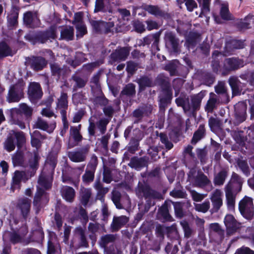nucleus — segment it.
Returning <instances> with one entry per match:
<instances>
[{
    "label": "nucleus",
    "mask_w": 254,
    "mask_h": 254,
    "mask_svg": "<svg viewBox=\"0 0 254 254\" xmlns=\"http://www.w3.org/2000/svg\"><path fill=\"white\" fill-rule=\"evenodd\" d=\"M57 107L61 109V114L63 117L62 120L64 124V127L65 131L68 128V125L65 116V111L64 110V109L67 107V95L66 94L62 93L61 94L60 98L58 100Z\"/></svg>",
    "instance_id": "obj_9"
},
{
    "label": "nucleus",
    "mask_w": 254,
    "mask_h": 254,
    "mask_svg": "<svg viewBox=\"0 0 254 254\" xmlns=\"http://www.w3.org/2000/svg\"><path fill=\"white\" fill-rule=\"evenodd\" d=\"M200 4L202 6L203 13H206L209 11V1H200Z\"/></svg>",
    "instance_id": "obj_62"
},
{
    "label": "nucleus",
    "mask_w": 254,
    "mask_h": 254,
    "mask_svg": "<svg viewBox=\"0 0 254 254\" xmlns=\"http://www.w3.org/2000/svg\"><path fill=\"white\" fill-rule=\"evenodd\" d=\"M51 69L53 73L54 74L61 75L64 73L63 70L56 64L51 65Z\"/></svg>",
    "instance_id": "obj_57"
},
{
    "label": "nucleus",
    "mask_w": 254,
    "mask_h": 254,
    "mask_svg": "<svg viewBox=\"0 0 254 254\" xmlns=\"http://www.w3.org/2000/svg\"><path fill=\"white\" fill-rule=\"evenodd\" d=\"M23 19L24 23L30 27L36 26L38 23V19L36 13L31 12L25 13Z\"/></svg>",
    "instance_id": "obj_15"
},
{
    "label": "nucleus",
    "mask_w": 254,
    "mask_h": 254,
    "mask_svg": "<svg viewBox=\"0 0 254 254\" xmlns=\"http://www.w3.org/2000/svg\"><path fill=\"white\" fill-rule=\"evenodd\" d=\"M129 52V50L128 48H123L116 50L115 53L112 54V57L115 61H124L128 55Z\"/></svg>",
    "instance_id": "obj_18"
},
{
    "label": "nucleus",
    "mask_w": 254,
    "mask_h": 254,
    "mask_svg": "<svg viewBox=\"0 0 254 254\" xmlns=\"http://www.w3.org/2000/svg\"><path fill=\"white\" fill-rule=\"evenodd\" d=\"M224 223L226 227L227 235L234 234L241 228V224L238 223L234 216L230 214L226 215L224 218Z\"/></svg>",
    "instance_id": "obj_6"
},
{
    "label": "nucleus",
    "mask_w": 254,
    "mask_h": 254,
    "mask_svg": "<svg viewBox=\"0 0 254 254\" xmlns=\"http://www.w3.org/2000/svg\"><path fill=\"white\" fill-rule=\"evenodd\" d=\"M23 86L24 83L20 82L10 87L7 97L8 102H18L22 98Z\"/></svg>",
    "instance_id": "obj_5"
},
{
    "label": "nucleus",
    "mask_w": 254,
    "mask_h": 254,
    "mask_svg": "<svg viewBox=\"0 0 254 254\" xmlns=\"http://www.w3.org/2000/svg\"><path fill=\"white\" fill-rule=\"evenodd\" d=\"M62 194L66 201L70 202L74 197V190L69 187H64L62 190Z\"/></svg>",
    "instance_id": "obj_22"
},
{
    "label": "nucleus",
    "mask_w": 254,
    "mask_h": 254,
    "mask_svg": "<svg viewBox=\"0 0 254 254\" xmlns=\"http://www.w3.org/2000/svg\"><path fill=\"white\" fill-rule=\"evenodd\" d=\"M38 160L37 157H35L34 162L30 165V167L32 169L31 174L25 172L15 171L12 178V189L14 190L16 188H20L21 182H25L30 178L34 175L35 170L37 168Z\"/></svg>",
    "instance_id": "obj_2"
},
{
    "label": "nucleus",
    "mask_w": 254,
    "mask_h": 254,
    "mask_svg": "<svg viewBox=\"0 0 254 254\" xmlns=\"http://www.w3.org/2000/svg\"><path fill=\"white\" fill-rule=\"evenodd\" d=\"M170 195L174 197L183 198L185 196V193L180 190H173L170 192Z\"/></svg>",
    "instance_id": "obj_60"
},
{
    "label": "nucleus",
    "mask_w": 254,
    "mask_h": 254,
    "mask_svg": "<svg viewBox=\"0 0 254 254\" xmlns=\"http://www.w3.org/2000/svg\"><path fill=\"white\" fill-rule=\"evenodd\" d=\"M56 36V28L52 27L50 30L43 33L42 35L40 41L42 43H45L47 40L55 39Z\"/></svg>",
    "instance_id": "obj_28"
},
{
    "label": "nucleus",
    "mask_w": 254,
    "mask_h": 254,
    "mask_svg": "<svg viewBox=\"0 0 254 254\" xmlns=\"http://www.w3.org/2000/svg\"><path fill=\"white\" fill-rule=\"evenodd\" d=\"M141 87L150 86L152 85L151 81L148 77H142L139 80L138 82Z\"/></svg>",
    "instance_id": "obj_53"
},
{
    "label": "nucleus",
    "mask_w": 254,
    "mask_h": 254,
    "mask_svg": "<svg viewBox=\"0 0 254 254\" xmlns=\"http://www.w3.org/2000/svg\"><path fill=\"white\" fill-rule=\"evenodd\" d=\"M217 101L218 99L216 95L213 93H211L210 94L209 99L208 100L206 105V109L208 111H212L215 107Z\"/></svg>",
    "instance_id": "obj_32"
},
{
    "label": "nucleus",
    "mask_w": 254,
    "mask_h": 254,
    "mask_svg": "<svg viewBox=\"0 0 254 254\" xmlns=\"http://www.w3.org/2000/svg\"><path fill=\"white\" fill-rule=\"evenodd\" d=\"M39 133V131H35L34 132L33 134L31 135V144L33 147H35L36 148H38L40 146L41 143L38 139L34 137V135L37 136Z\"/></svg>",
    "instance_id": "obj_51"
},
{
    "label": "nucleus",
    "mask_w": 254,
    "mask_h": 254,
    "mask_svg": "<svg viewBox=\"0 0 254 254\" xmlns=\"http://www.w3.org/2000/svg\"><path fill=\"white\" fill-rule=\"evenodd\" d=\"M68 157L72 161L79 162L84 161L86 156L81 152H71L68 153Z\"/></svg>",
    "instance_id": "obj_25"
},
{
    "label": "nucleus",
    "mask_w": 254,
    "mask_h": 254,
    "mask_svg": "<svg viewBox=\"0 0 254 254\" xmlns=\"http://www.w3.org/2000/svg\"><path fill=\"white\" fill-rule=\"evenodd\" d=\"M103 180L107 183H110L112 180L110 171L107 169L104 170Z\"/></svg>",
    "instance_id": "obj_61"
},
{
    "label": "nucleus",
    "mask_w": 254,
    "mask_h": 254,
    "mask_svg": "<svg viewBox=\"0 0 254 254\" xmlns=\"http://www.w3.org/2000/svg\"><path fill=\"white\" fill-rule=\"evenodd\" d=\"M97 165V158L93 157L90 162L87 165L85 173L82 177L83 181L85 183L91 182L93 180L94 172Z\"/></svg>",
    "instance_id": "obj_7"
},
{
    "label": "nucleus",
    "mask_w": 254,
    "mask_h": 254,
    "mask_svg": "<svg viewBox=\"0 0 254 254\" xmlns=\"http://www.w3.org/2000/svg\"><path fill=\"white\" fill-rule=\"evenodd\" d=\"M4 148L8 152L13 150L15 148V144L11 137H8L4 143Z\"/></svg>",
    "instance_id": "obj_48"
},
{
    "label": "nucleus",
    "mask_w": 254,
    "mask_h": 254,
    "mask_svg": "<svg viewBox=\"0 0 254 254\" xmlns=\"http://www.w3.org/2000/svg\"><path fill=\"white\" fill-rule=\"evenodd\" d=\"M17 109L18 113L20 112L26 116H30L33 112V109L25 103L20 104L19 109Z\"/></svg>",
    "instance_id": "obj_35"
},
{
    "label": "nucleus",
    "mask_w": 254,
    "mask_h": 254,
    "mask_svg": "<svg viewBox=\"0 0 254 254\" xmlns=\"http://www.w3.org/2000/svg\"><path fill=\"white\" fill-rule=\"evenodd\" d=\"M229 84L231 87L233 95H237L240 93L241 89V83L238 79L234 77L230 78Z\"/></svg>",
    "instance_id": "obj_21"
},
{
    "label": "nucleus",
    "mask_w": 254,
    "mask_h": 254,
    "mask_svg": "<svg viewBox=\"0 0 254 254\" xmlns=\"http://www.w3.org/2000/svg\"><path fill=\"white\" fill-rule=\"evenodd\" d=\"M225 64L230 69H234L244 66V62L241 60L237 59H228Z\"/></svg>",
    "instance_id": "obj_20"
},
{
    "label": "nucleus",
    "mask_w": 254,
    "mask_h": 254,
    "mask_svg": "<svg viewBox=\"0 0 254 254\" xmlns=\"http://www.w3.org/2000/svg\"><path fill=\"white\" fill-rule=\"evenodd\" d=\"M104 9L105 6L103 1H96L95 11L98 12L104 10Z\"/></svg>",
    "instance_id": "obj_64"
},
{
    "label": "nucleus",
    "mask_w": 254,
    "mask_h": 254,
    "mask_svg": "<svg viewBox=\"0 0 254 254\" xmlns=\"http://www.w3.org/2000/svg\"><path fill=\"white\" fill-rule=\"evenodd\" d=\"M174 89L175 90V96H177L179 92V88L182 85L183 81L181 79H177L174 80Z\"/></svg>",
    "instance_id": "obj_56"
},
{
    "label": "nucleus",
    "mask_w": 254,
    "mask_h": 254,
    "mask_svg": "<svg viewBox=\"0 0 254 254\" xmlns=\"http://www.w3.org/2000/svg\"><path fill=\"white\" fill-rule=\"evenodd\" d=\"M204 129L203 126H200L198 130L194 133L191 142L192 143H196L203 136Z\"/></svg>",
    "instance_id": "obj_37"
},
{
    "label": "nucleus",
    "mask_w": 254,
    "mask_h": 254,
    "mask_svg": "<svg viewBox=\"0 0 254 254\" xmlns=\"http://www.w3.org/2000/svg\"><path fill=\"white\" fill-rule=\"evenodd\" d=\"M210 207V203L209 201H204L201 204H195V209L196 211L205 213L206 212Z\"/></svg>",
    "instance_id": "obj_39"
},
{
    "label": "nucleus",
    "mask_w": 254,
    "mask_h": 254,
    "mask_svg": "<svg viewBox=\"0 0 254 254\" xmlns=\"http://www.w3.org/2000/svg\"><path fill=\"white\" fill-rule=\"evenodd\" d=\"M11 55V51L5 43H0V58Z\"/></svg>",
    "instance_id": "obj_34"
},
{
    "label": "nucleus",
    "mask_w": 254,
    "mask_h": 254,
    "mask_svg": "<svg viewBox=\"0 0 254 254\" xmlns=\"http://www.w3.org/2000/svg\"><path fill=\"white\" fill-rule=\"evenodd\" d=\"M242 185L241 179L237 174L233 173L230 182L225 187V195L229 209L234 208L236 195L241 190Z\"/></svg>",
    "instance_id": "obj_1"
},
{
    "label": "nucleus",
    "mask_w": 254,
    "mask_h": 254,
    "mask_svg": "<svg viewBox=\"0 0 254 254\" xmlns=\"http://www.w3.org/2000/svg\"><path fill=\"white\" fill-rule=\"evenodd\" d=\"M215 91L218 94H223L225 93L226 89L224 83H219L218 85L215 87Z\"/></svg>",
    "instance_id": "obj_59"
},
{
    "label": "nucleus",
    "mask_w": 254,
    "mask_h": 254,
    "mask_svg": "<svg viewBox=\"0 0 254 254\" xmlns=\"http://www.w3.org/2000/svg\"><path fill=\"white\" fill-rule=\"evenodd\" d=\"M28 95L31 100L40 98L42 92L39 84L36 82L31 83L29 87Z\"/></svg>",
    "instance_id": "obj_10"
},
{
    "label": "nucleus",
    "mask_w": 254,
    "mask_h": 254,
    "mask_svg": "<svg viewBox=\"0 0 254 254\" xmlns=\"http://www.w3.org/2000/svg\"><path fill=\"white\" fill-rule=\"evenodd\" d=\"M239 208L242 215L247 219L254 215V208L252 199L245 196L239 202Z\"/></svg>",
    "instance_id": "obj_3"
},
{
    "label": "nucleus",
    "mask_w": 254,
    "mask_h": 254,
    "mask_svg": "<svg viewBox=\"0 0 254 254\" xmlns=\"http://www.w3.org/2000/svg\"><path fill=\"white\" fill-rule=\"evenodd\" d=\"M190 194L193 199L195 201H200L206 196V194L199 193L195 190H191Z\"/></svg>",
    "instance_id": "obj_50"
},
{
    "label": "nucleus",
    "mask_w": 254,
    "mask_h": 254,
    "mask_svg": "<svg viewBox=\"0 0 254 254\" xmlns=\"http://www.w3.org/2000/svg\"><path fill=\"white\" fill-rule=\"evenodd\" d=\"M174 209L176 213V215L179 218H181L183 216V211L182 210V206L179 203H173Z\"/></svg>",
    "instance_id": "obj_54"
},
{
    "label": "nucleus",
    "mask_w": 254,
    "mask_h": 254,
    "mask_svg": "<svg viewBox=\"0 0 254 254\" xmlns=\"http://www.w3.org/2000/svg\"><path fill=\"white\" fill-rule=\"evenodd\" d=\"M74 34L73 28L71 27H66L61 32V38L66 40L72 39Z\"/></svg>",
    "instance_id": "obj_24"
},
{
    "label": "nucleus",
    "mask_w": 254,
    "mask_h": 254,
    "mask_svg": "<svg viewBox=\"0 0 254 254\" xmlns=\"http://www.w3.org/2000/svg\"><path fill=\"white\" fill-rule=\"evenodd\" d=\"M158 216L159 217H162L164 220L169 221H172V217L169 214L168 207L166 205H163L159 209Z\"/></svg>",
    "instance_id": "obj_30"
},
{
    "label": "nucleus",
    "mask_w": 254,
    "mask_h": 254,
    "mask_svg": "<svg viewBox=\"0 0 254 254\" xmlns=\"http://www.w3.org/2000/svg\"><path fill=\"white\" fill-rule=\"evenodd\" d=\"M30 63L31 67L36 70L42 69L47 64L45 60L41 57H33Z\"/></svg>",
    "instance_id": "obj_16"
},
{
    "label": "nucleus",
    "mask_w": 254,
    "mask_h": 254,
    "mask_svg": "<svg viewBox=\"0 0 254 254\" xmlns=\"http://www.w3.org/2000/svg\"><path fill=\"white\" fill-rule=\"evenodd\" d=\"M145 9L149 13L156 16L160 15L162 14L161 11L156 6L147 5L145 7Z\"/></svg>",
    "instance_id": "obj_42"
},
{
    "label": "nucleus",
    "mask_w": 254,
    "mask_h": 254,
    "mask_svg": "<svg viewBox=\"0 0 254 254\" xmlns=\"http://www.w3.org/2000/svg\"><path fill=\"white\" fill-rule=\"evenodd\" d=\"M222 191L219 190H215L212 193L210 198L214 208L217 210L219 209L222 205Z\"/></svg>",
    "instance_id": "obj_13"
},
{
    "label": "nucleus",
    "mask_w": 254,
    "mask_h": 254,
    "mask_svg": "<svg viewBox=\"0 0 254 254\" xmlns=\"http://www.w3.org/2000/svg\"><path fill=\"white\" fill-rule=\"evenodd\" d=\"M135 86L132 84L127 85L122 91V93L127 95H131L134 93Z\"/></svg>",
    "instance_id": "obj_49"
},
{
    "label": "nucleus",
    "mask_w": 254,
    "mask_h": 254,
    "mask_svg": "<svg viewBox=\"0 0 254 254\" xmlns=\"http://www.w3.org/2000/svg\"><path fill=\"white\" fill-rule=\"evenodd\" d=\"M165 40L166 46L174 52L177 51L178 42L174 35L171 33H167L165 35Z\"/></svg>",
    "instance_id": "obj_12"
},
{
    "label": "nucleus",
    "mask_w": 254,
    "mask_h": 254,
    "mask_svg": "<svg viewBox=\"0 0 254 254\" xmlns=\"http://www.w3.org/2000/svg\"><path fill=\"white\" fill-rule=\"evenodd\" d=\"M180 224L182 226L185 233V236L189 238L192 233V230L189 227L188 223L186 221H181Z\"/></svg>",
    "instance_id": "obj_44"
},
{
    "label": "nucleus",
    "mask_w": 254,
    "mask_h": 254,
    "mask_svg": "<svg viewBox=\"0 0 254 254\" xmlns=\"http://www.w3.org/2000/svg\"><path fill=\"white\" fill-rule=\"evenodd\" d=\"M220 15L221 17L226 20L232 19V16L229 12L228 5L227 3H221Z\"/></svg>",
    "instance_id": "obj_26"
},
{
    "label": "nucleus",
    "mask_w": 254,
    "mask_h": 254,
    "mask_svg": "<svg viewBox=\"0 0 254 254\" xmlns=\"http://www.w3.org/2000/svg\"><path fill=\"white\" fill-rule=\"evenodd\" d=\"M254 22V16L252 15H248L243 20H241L238 24L239 27L241 29H245L249 28V25L251 22Z\"/></svg>",
    "instance_id": "obj_33"
},
{
    "label": "nucleus",
    "mask_w": 254,
    "mask_h": 254,
    "mask_svg": "<svg viewBox=\"0 0 254 254\" xmlns=\"http://www.w3.org/2000/svg\"><path fill=\"white\" fill-rule=\"evenodd\" d=\"M57 162L55 157L53 158H48L45 166V168H49L51 172H53L55 169V168L56 166Z\"/></svg>",
    "instance_id": "obj_46"
},
{
    "label": "nucleus",
    "mask_w": 254,
    "mask_h": 254,
    "mask_svg": "<svg viewBox=\"0 0 254 254\" xmlns=\"http://www.w3.org/2000/svg\"><path fill=\"white\" fill-rule=\"evenodd\" d=\"M210 181L207 177L202 173H198L195 179V185L198 186H203L208 185Z\"/></svg>",
    "instance_id": "obj_27"
},
{
    "label": "nucleus",
    "mask_w": 254,
    "mask_h": 254,
    "mask_svg": "<svg viewBox=\"0 0 254 254\" xmlns=\"http://www.w3.org/2000/svg\"><path fill=\"white\" fill-rule=\"evenodd\" d=\"M14 136L17 139V145L18 147H20L25 141L24 135L22 132H15L13 131Z\"/></svg>",
    "instance_id": "obj_45"
},
{
    "label": "nucleus",
    "mask_w": 254,
    "mask_h": 254,
    "mask_svg": "<svg viewBox=\"0 0 254 254\" xmlns=\"http://www.w3.org/2000/svg\"><path fill=\"white\" fill-rule=\"evenodd\" d=\"M108 123V121L106 119H102L99 121L98 123V127L100 129L102 133H104L106 130V125Z\"/></svg>",
    "instance_id": "obj_58"
},
{
    "label": "nucleus",
    "mask_w": 254,
    "mask_h": 254,
    "mask_svg": "<svg viewBox=\"0 0 254 254\" xmlns=\"http://www.w3.org/2000/svg\"><path fill=\"white\" fill-rule=\"evenodd\" d=\"M121 195L120 193L117 191H114L113 192L112 200L117 208L121 209L122 208L121 203H120Z\"/></svg>",
    "instance_id": "obj_47"
},
{
    "label": "nucleus",
    "mask_w": 254,
    "mask_h": 254,
    "mask_svg": "<svg viewBox=\"0 0 254 254\" xmlns=\"http://www.w3.org/2000/svg\"><path fill=\"white\" fill-rule=\"evenodd\" d=\"M80 125L78 126V127H70V135L74 138V139L78 141L80 140L81 138V136L79 134V129L80 128Z\"/></svg>",
    "instance_id": "obj_40"
},
{
    "label": "nucleus",
    "mask_w": 254,
    "mask_h": 254,
    "mask_svg": "<svg viewBox=\"0 0 254 254\" xmlns=\"http://www.w3.org/2000/svg\"><path fill=\"white\" fill-rule=\"evenodd\" d=\"M205 94L203 92H200L198 94L191 96V106L194 110L197 109L200 106L202 99Z\"/></svg>",
    "instance_id": "obj_23"
},
{
    "label": "nucleus",
    "mask_w": 254,
    "mask_h": 254,
    "mask_svg": "<svg viewBox=\"0 0 254 254\" xmlns=\"http://www.w3.org/2000/svg\"><path fill=\"white\" fill-rule=\"evenodd\" d=\"M160 139L162 143L165 145L167 149H171L173 145L172 142L168 140L167 136L165 134H160Z\"/></svg>",
    "instance_id": "obj_52"
},
{
    "label": "nucleus",
    "mask_w": 254,
    "mask_h": 254,
    "mask_svg": "<svg viewBox=\"0 0 254 254\" xmlns=\"http://www.w3.org/2000/svg\"><path fill=\"white\" fill-rule=\"evenodd\" d=\"M128 218L125 216H121L118 217H114L113 223L111 225L113 231L118 230L122 226L128 222Z\"/></svg>",
    "instance_id": "obj_17"
},
{
    "label": "nucleus",
    "mask_w": 254,
    "mask_h": 254,
    "mask_svg": "<svg viewBox=\"0 0 254 254\" xmlns=\"http://www.w3.org/2000/svg\"><path fill=\"white\" fill-rule=\"evenodd\" d=\"M28 233L27 228L25 226L21 227L17 231L9 234V240L12 244L24 243L25 237Z\"/></svg>",
    "instance_id": "obj_8"
},
{
    "label": "nucleus",
    "mask_w": 254,
    "mask_h": 254,
    "mask_svg": "<svg viewBox=\"0 0 254 254\" xmlns=\"http://www.w3.org/2000/svg\"><path fill=\"white\" fill-rule=\"evenodd\" d=\"M226 177V172L225 171H221L215 176L214 181V184L218 186L223 185Z\"/></svg>",
    "instance_id": "obj_36"
},
{
    "label": "nucleus",
    "mask_w": 254,
    "mask_h": 254,
    "mask_svg": "<svg viewBox=\"0 0 254 254\" xmlns=\"http://www.w3.org/2000/svg\"><path fill=\"white\" fill-rule=\"evenodd\" d=\"M235 254H254V252L248 247H243L238 249Z\"/></svg>",
    "instance_id": "obj_55"
},
{
    "label": "nucleus",
    "mask_w": 254,
    "mask_h": 254,
    "mask_svg": "<svg viewBox=\"0 0 254 254\" xmlns=\"http://www.w3.org/2000/svg\"><path fill=\"white\" fill-rule=\"evenodd\" d=\"M77 29L76 36L77 38L82 37L87 32L85 26L83 23L76 25Z\"/></svg>",
    "instance_id": "obj_41"
},
{
    "label": "nucleus",
    "mask_w": 254,
    "mask_h": 254,
    "mask_svg": "<svg viewBox=\"0 0 254 254\" xmlns=\"http://www.w3.org/2000/svg\"><path fill=\"white\" fill-rule=\"evenodd\" d=\"M146 23L147 25V28L149 30L156 29L158 28V24L154 21L147 20Z\"/></svg>",
    "instance_id": "obj_63"
},
{
    "label": "nucleus",
    "mask_w": 254,
    "mask_h": 254,
    "mask_svg": "<svg viewBox=\"0 0 254 254\" xmlns=\"http://www.w3.org/2000/svg\"><path fill=\"white\" fill-rule=\"evenodd\" d=\"M36 128L45 130L48 132H52L56 127L55 123L48 124L46 121L38 119L35 125Z\"/></svg>",
    "instance_id": "obj_14"
},
{
    "label": "nucleus",
    "mask_w": 254,
    "mask_h": 254,
    "mask_svg": "<svg viewBox=\"0 0 254 254\" xmlns=\"http://www.w3.org/2000/svg\"><path fill=\"white\" fill-rule=\"evenodd\" d=\"M91 194V190L89 189L83 188L81 190L80 201L83 205H86L88 203Z\"/></svg>",
    "instance_id": "obj_29"
},
{
    "label": "nucleus",
    "mask_w": 254,
    "mask_h": 254,
    "mask_svg": "<svg viewBox=\"0 0 254 254\" xmlns=\"http://www.w3.org/2000/svg\"><path fill=\"white\" fill-rule=\"evenodd\" d=\"M235 110L236 117L238 122H243L246 118V104L244 102H239L235 106Z\"/></svg>",
    "instance_id": "obj_11"
},
{
    "label": "nucleus",
    "mask_w": 254,
    "mask_h": 254,
    "mask_svg": "<svg viewBox=\"0 0 254 254\" xmlns=\"http://www.w3.org/2000/svg\"><path fill=\"white\" fill-rule=\"evenodd\" d=\"M115 240V237L112 235H106L101 239L100 244L101 247L105 248L106 246L110 243H112Z\"/></svg>",
    "instance_id": "obj_38"
},
{
    "label": "nucleus",
    "mask_w": 254,
    "mask_h": 254,
    "mask_svg": "<svg viewBox=\"0 0 254 254\" xmlns=\"http://www.w3.org/2000/svg\"><path fill=\"white\" fill-rule=\"evenodd\" d=\"M52 181V179L51 177L47 178L43 174L40 176L38 180L39 186L38 187L37 191L35 195L33 202L35 205H38L41 197L44 194V190L40 187L45 189H49L51 187Z\"/></svg>",
    "instance_id": "obj_4"
},
{
    "label": "nucleus",
    "mask_w": 254,
    "mask_h": 254,
    "mask_svg": "<svg viewBox=\"0 0 254 254\" xmlns=\"http://www.w3.org/2000/svg\"><path fill=\"white\" fill-rule=\"evenodd\" d=\"M238 165L239 168L241 169V170L243 172L244 174H245L247 176H248L249 174V168L248 165L247 163L242 160H239L238 161Z\"/></svg>",
    "instance_id": "obj_43"
},
{
    "label": "nucleus",
    "mask_w": 254,
    "mask_h": 254,
    "mask_svg": "<svg viewBox=\"0 0 254 254\" xmlns=\"http://www.w3.org/2000/svg\"><path fill=\"white\" fill-rule=\"evenodd\" d=\"M9 113L11 119V122H12V124L18 125L19 127L22 129L24 128L25 127L24 123L19 121H15V119L17 118L18 116V109L17 108L12 109L9 111Z\"/></svg>",
    "instance_id": "obj_31"
},
{
    "label": "nucleus",
    "mask_w": 254,
    "mask_h": 254,
    "mask_svg": "<svg viewBox=\"0 0 254 254\" xmlns=\"http://www.w3.org/2000/svg\"><path fill=\"white\" fill-rule=\"evenodd\" d=\"M31 200L27 198H22L19 200V207L21 209L23 215L26 216L30 210Z\"/></svg>",
    "instance_id": "obj_19"
}]
</instances>
